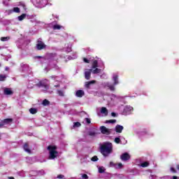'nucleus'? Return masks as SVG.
Wrapping results in <instances>:
<instances>
[{"label":"nucleus","instance_id":"c9c22d12","mask_svg":"<svg viewBox=\"0 0 179 179\" xmlns=\"http://www.w3.org/2000/svg\"><path fill=\"white\" fill-rule=\"evenodd\" d=\"M13 12H15V13H19V12H20V8H19L17 7H15L13 8Z\"/></svg>","mask_w":179,"mask_h":179},{"label":"nucleus","instance_id":"f257e3e1","mask_svg":"<svg viewBox=\"0 0 179 179\" xmlns=\"http://www.w3.org/2000/svg\"><path fill=\"white\" fill-rule=\"evenodd\" d=\"M100 152L104 157H108L113 153V143L105 142L100 145Z\"/></svg>","mask_w":179,"mask_h":179},{"label":"nucleus","instance_id":"2eb2a0df","mask_svg":"<svg viewBox=\"0 0 179 179\" xmlns=\"http://www.w3.org/2000/svg\"><path fill=\"white\" fill-rule=\"evenodd\" d=\"M124 129V127L120 124H117L115 127V131L117 132V134H121Z\"/></svg>","mask_w":179,"mask_h":179},{"label":"nucleus","instance_id":"ea45409f","mask_svg":"<svg viewBox=\"0 0 179 179\" xmlns=\"http://www.w3.org/2000/svg\"><path fill=\"white\" fill-rule=\"evenodd\" d=\"M57 178H59V179H64V178H65V176H64V175H58V176H57Z\"/></svg>","mask_w":179,"mask_h":179},{"label":"nucleus","instance_id":"dca6fc26","mask_svg":"<svg viewBox=\"0 0 179 179\" xmlns=\"http://www.w3.org/2000/svg\"><path fill=\"white\" fill-rule=\"evenodd\" d=\"M13 121V120H12V119H5V120H2L0 122V124H3V125L10 124V122H12Z\"/></svg>","mask_w":179,"mask_h":179},{"label":"nucleus","instance_id":"4c0bfd02","mask_svg":"<svg viewBox=\"0 0 179 179\" xmlns=\"http://www.w3.org/2000/svg\"><path fill=\"white\" fill-rule=\"evenodd\" d=\"M115 163H114L113 162H110L109 163V167H114L115 169Z\"/></svg>","mask_w":179,"mask_h":179},{"label":"nucleus","instance_id":"4be33fe9","mask_svg":"<svg viewBox=\"0 0 179 179\" xmlns=\"http://www.w3.org/2000/svg\"><path fill=\"white\" fill-rule=\"evenodd\" d=\"M94 83H96V81L92 80V81H90V82H87V83H85V87L89 89V87H90V85H93Z\"/></svg>","mask_w":179,"mask_h":179},{"label":"nucleus","instance_id":"473e14b6","mask_svg":"<svg viewBox=\"0 0 179 179\" xmlns=\"http://www.w3.org/2000/svg\"><path fill=\"white\" fill-rule=\"evenodd\" d=\"M92 162H97L99 160V157L97 156H94L93 157L90 158Z\"/></svg>","mask_w":179,"mask_h":179},{"label":"nucleus","instance_id":"c03bdc74","mask_svg":"<svg viewBox=\"0 0 179 179\" xmlns=\"http://www.w3.org/2000/svg\"><path fill=\"white\" fill-rule=\"evenodd\" d=\"M71 46L68 47L67 50H66V52H71Z\"/></svg>","mask_w":179,"mask_h":179},{"label":"nucleus","instance_id":"20e7f679","mask_svg":"<svg viewBox=\"0 0 179 179\" xmlns=\"http://www.w3.org/2000/svg\"><path fill=\"white\" fill-rule=\"evenodd\" d=\"M115 85L114 84H111V83H105L103 84L104 87H108V89H110L111 92H114L115 90Z\"/></svg>","mask_w":179,"mask_h":179},{"label":"nucleus","instance_id":"39448f33","mask_svg":"<svg viewBox=\"0 0 179 179\" xmlns=\"http://www.w3.org/2000/svg\"><path fill=\"white\" fill-rule=\"evenodd\" d=\"M36 47L38 50H43V48H45V44L43 43L42 38L38 39Z\"/></svg>","mask_w":179,"mask_h":179},{"label":"nucleus","instance_id":"cd10ccee","mask_svg":"<svg viewBox=\"0 0 179 179\" xmlns=\"http://www.w3.org/2000/svg\"><path fill=\"white\" fill-rule=\"evenodd\" d=\"M25 18H26V14H22L18 16V20H20V22H22V20H24Z\"/></svg>","mask_w":179,"mask_h":179},{"label":"nucleus","instance_id":"6e6d98bb","mask_svg":"<svg viewBox=\"0 0 179 179\" xmlns=\"http://www.w3.org/2000/svg\"><path fill=\"white\" fill-rule=\"evenodd\" d=\"M55 87H59V85H55Z\"/></svg>","mask_w":179,"mask_h":179},{"label":"nucleus","instance_id":"864d4df0","mask_svg":"<svg viewBox=\"0 0 179 179\" xmlns=\"http://www.w3.org/2000/svg\"><path fill=\"white\" fill-rule=\"evenodd\" d=\"M178 178L177 176H173V179H178Z\"/></svg>","mask_w":179,"mask_h":179},{"label":"nucleus","instance_id":"a18cd8bd","mask_svg":"<svg viewBox=\"0 0 179 179\" xmlns=\"http://www.w3.org/2000/svg\"><path fill=\"white\" fill-rule=\"evenodd\" d=\"M50 79H58V77H57L55 76H51Z\"/></svg>","mask_w":179,"mask_h":179},{"label":"nucleus","instance_id":"052dcab7","mask_svg":"<svg viewBox=\"0 0 179 179\" xmlns=\"http://www.w3.org/2000/svg\"><path fill=\"white\" fill-rule=\"evenodd\" d=\"M79 179H83V178H79Z\"/></svg>","mask_w":179,"mask_h":179},{"label":"nucleus","instance_id":"e433bc0d","mask_svg":"<svg viewBox=\"0 0 179 179\" xmlns=\"http://www.w3.org/2000/svg\"><path fill=\"white\" fill-rule=\"evenodd\" d=\"M115 143H121V138L116 137L115 138Z\"/></svg>","mask_w":179,"mask_h":179},{"label":"nucleus","instance_id":"603ef678","mask_svg":"<svg viewBox=\"0 0 179 179\" xmlns=\"http://www.w3.org/2000/svg\"><path fill=\"white\" fill-rule=\"evenodd\" d=\"M3 127V124L0 123V128H2Z\"/></svg>","mask_w":179,"mask_h":179},{"label":"nucleus","instance_id":"37998d69","mask_svg":"<svg viewBox=\"0 0 179 179\" xmlns=\"http://www.w3.org/2000/svg\"><path fill=\"white\" fill-rule=\"evenodd\" d=\"M171 171L172 173H177V171H176V169L174 168H173V167L171 168Z\"/></svg>","mask_w":179,"mask_h":179},{"label":"nucleus","instance_id":"bf43d9fd","mask_svg":"<svg viewBox=\"0 0 179 179\" xmlns=\"http://www.w3.org/2000/svg\"><path fill=\"white\" fill-rule=\"evenodd\" d=\"M29 88H31V87H30V86H29Z\"/></svg>","mask_w":179,"mask_h":179},{"label":"nucleus","instance_id":"a19ab883","mask_svg":"<svg viewBox=\"0 0 179 179\" xmlns=\"http://www.w3.org/2000/svg\"><path fill=\"white\" fill-rule=\"evenodd\" d=\"M82 178L83 179H87V178H89V176L87 174H83L82 175Z\"/></svg>","mask_w":179,"mask_h":179},{"label":"nucleus","instance_id":"de8ad7c7","mask_svg":"<svg viewBox=\"0 0 179 179\" xmlns=\"http://www.w3.org/2000/svg\"><path fill=\"white\" fill-rule=\"evenodd\" d=\"M3 5H5L6 6H8V2H6L5 0L3 1Z\"/></svg>","mask_w":179,"mask_h":179},{"label":"nucleus","instance_id":"c756f323","mask_svg":"<svg viewBox=\"0 0 179 179\" xmlns=\"http://www.w3.org/2000/svg\"><path fill=\"white\" fill-rule=\"evenodd\" d=\"M80 122H74V124H73V127L74 128H79V127H80Z\"/></svg>","mask_w":179,"mask_h":179},{"label":"nucleus","instance_id":"680f3d73","mask_svg":"<svg viewBox=\"0 0 179 179\" xmlns=\"http://www.w3.org/2000/svg\"><path fill=\"white\" fill-rule=\"evenodd\" d=\"M0 66H1V64H0Z\"/></svg>","mask_w":179,"mask_h":179},{"label":"nucleus","instance_id":"13d9d810","mask_svg":"<svg viewBox=\"0 0 179 179\" xmlns=\"http://www.w3.org/2000/svg\"><path fill=\"white\" fill-rule=\"evenodd\" d=\"M36 58H41V57H40V56H38V57H36Z\"/></svg>","mask_w":179,"mask_h":179},{"label":"nucleus","instance_id":"f03ea898","mask_svg":"<svg viewBox=\"0 0 179 179\" xmlns=\"http://www.w3.org/2000/svg\"><path fill=\"white\" fill-rule=\"evenodd\" d=\"M36 86L41 87L43 93H50V94L52 93V90L50 88V85H48V80H47L40 81Z\"/></svg>","mask_w":179,"mask_h":179},{"label":"nucleus","instance_id":"9d476101","mask_svg":"<svg viewBox=\"0 0 179 179\" xmlns=\"http://www.w3.org/2000/svg\"><path fill=\"white\" fill-rule=\"evenodd\" d=\"M21 68L24 72H28V71H30V66L27 64H22Z\"/></svg>","mask_w":179,"mask_h":179},{"label":"nucleus","instance_id":"7ed1b4c3","mask_svg":"<svg viewBox=\"0 0 179 179\" xmlns=\"http://www.w3.org/2000/svg\"><path fill=\"white\" fill-rule=\"evenodd\" d=\"M57 146L49 145L48 146V150H49V159L50 160H54L58 157V151H57Z\"/></svg>","mask_w":179,"mask_h":179},{"label":"nucleus","instance_id":"aec40b11","mask_svg":"<svg viewBox=\"0 0 179 179\" xmlns=\"http://www.w3.org/2000/svg\"><path fill=\"white\" fill-rule=\"evenodd\" d=\"M64 27L59 25V24H55L52 27L53 30H61Z\"/></svg>","mask_w":179,"mask_h":179},{"label":"nucleus","instance_id":"4d7b16f0","mask_svg":"<svg viewBox=\"0 0 179 179\" xmlns=\"http://www.w3.org/2000/svg\"><path fill=\"white\" fill-rule=\"evenodd\" d=\"M76 55L75 57H73V59H75V58H76Z\"/></svg>","mask_w":179,"mask_h":179},{"label":"nucleus","instance_id":"5701e85b","mask_svg":"<svg viewBox=\"0 0 179 179\" xmlns=\"http://www.w3.org/2000/svg\"><path fill=\"white\" fill-rule=\"evenodd\" d=\"M98 171H99V173L102 174V173H104V171H106V168H104V166H99Z\"/></svg>","mask_w":179,"mask_h":179},{"label":"nucleus","instance_id":"0eeeda50","mask_svg":"<svg viewBox=\"0 0 179 179\" xmlns=\"http://www.w3.org/2000/svg\"><path fill=\"white\" fill-rule=\"evenodd\" d=\"M100 130L101 134H103V135H110V134H111V131H110V129H107L104 126H101L100 127Z\"/></svg>","mask_w":179,"mask_h":179},{"label":"nucleus","instance_id":"72a5a7b5","mask_svg":"<svg viewBox=\"0 0 179 179\" xmlns=\"http://www.w3.org/2000/svg\"><path fill=\"white\" fill-rule=\"evenodd\" d=\"M148 166H149V162H143V163H142V164H141V167H148Z\"/></svg>","mask_w":179,"mask_h":179},{"label":"nucleus","instance_id":"c85d7f7f","mask_svg":"<svg viewBox=\"0 0 179 179\" xmlns=\"http://www.w3.org/2000/svg\"><path fill=\"white\" fill-rule=\"evenodd\" d=\"M115 122H117L116 120H110L106 121V124H115Z\"/></svg>","mask_w":179,"mask_h":179},{"label":"nucleus","instance_id":"b1692460","mask_svg":"<svg viewBox=\"0 0 179 179\" xmlns=\"http://www.w3.org/2000/svg\"><path fill=\"white\" fill-rule=\"evenodd\" d=\"M24 150H25V152H27V153H30V149H29V144L25 143L24 145Z\"/></svg>","mask_w":179,"mask_h":179},{"label":"nucleus","instance_id":"5fc2aeb1","mask_svg":"<svg viewBox=\"0 0 179 179\" xmlns=\"http://www.w3.org/2000/svg\"><path fill=\"white\" fill-rule=\"evenodd\" d=\"M8 179H15L13 177H8Z\"/></svg>","mask_w":179,"mask_h":179},{"label":"nucleus","instance_id":"412c9836","mask_svg":"<svg viewBox=\"0 0 179 179\" xmlns=\"http://www.w3.org/2000/svg\"><path fill=\"white\" fill-rule=\"evenodd\" d=\"M8 76L6 74H0V82H3L6 80Z\"/></svg>","mask_w":179,"mask_h":179},{"label":"nucleus","instance_id":"bb28decb","mask_svg":"<svg viewBox=\"0 0 179 179\" xmlns=\"http://www.w3.org/2000/svg\"><path fill=\"white\" fill-rule=\"evenodd\" d=\"M29 113L31 114H36L37 109L36 108H31L29 109Z\"/></svg>","mask_w":179,"mask_h":179},{"label":"nucleus","instance_id":"4468645a","mask_svg":"<svg viewBox=\"0 0 179 179\" xmlns=\"http://www.w3.org/2000/svg\"><path fill=\"white\" fill-rule=\"evenodd\" d=\"M101 113L104 117H107V115H108V110H107V108L106 107H102L101 108Z\"/></svg>","mask_w":179,"mask_h":179},{"label":"nucleus","instance_id":"3c124183","mask_svg":"<svg viewBox=\"0 0 179 179\" xmlns=\"http://www.w3.org/2000/svg\"><path fill=\"white\" fill-rule=\"evenodd\" d=\"M5 71H9V67L6 66V67L5 68Z\"/></svg>","mask_w":179,"mask_h":179},{"label":"nucleus","instance_id":"f8f14e48","mask_svg":"<svg viewBox=\"0 0 179 179\" xmlns=\"http://www.w3.org/2000/svg\"><path fill=\"white\" fill-rule=\"evenodd\" d=\"M92 69H89L87 71L85 72V78L87 79V80H89L90 79V76L92 75Z\"/></svg>","mask_w":179,"mask_h":179},{"label":"nucleus","instance_id":"8fccbe9b","mask_svg":"<svg viewBox=\"0 0 179 179\" xmlns=\"http://www.w3.org/2000/svg\"><path fill=\"white\" fill-rule=\"evenodd\" d=\"M41 176H44V174H45V172H44V171H42V173H40Z\"/></svg>","mask_w":179,"mask_h":179},{"label":"nucleus","instance_id":"6e6552de","mask_svg":"<svg viewBox=\"0 0 179 179\" xmlns=\"http://www.w3.org/2000/svg\"><path fill=\"white\" fill-rule=\"evenodd\" d=\"M3 94L6 96H12L13 94V91H12V88L4 87L3 88Z\"/></svg>","mask_w":179,"mask_h":179},{"label":"nucleus","instance_id":"7c9ffc66","mask_svg":"<svg viewBox=\"0 0 179 179\" xmlns=\"http://www.w3.org/2000/svg\"><path fill=\"white\" fill-rule=\"evenodd\" d=\"M115 169H122V163L116 164Z\"/></svg>","mask_w":179,"mask_h":179},{"label":"nucleus","instance_id":"393cba45","mask_svg":"<svg viewBox=\"0 0 179 179\" xmlns=\"http://www.w3.org/2000/svg\"><path fill=\"white\" fill-rule=\"evenodd\" d=\"M0 40L1 41H9V40H10V37L9 36L1 37Z\"/></svg>","mask_w":179,"mask_h":179},{"label":"nucleus","instance_id":"6ab92c4d","mask_svg":"<svg viewBox=\"0 0 179 179\" xmlns=\"http://www.w3.org/2000/svg\"><path fill=\"white\" fill-rule=\"evenodd\" d=\"M92 69V72L94 74H96V73H100L101 72V69L96 67L95 69Z\"/></svg>","mask_w":179,"mask_h":179},{"label":"nucleus","instance_id":"09e8293b","mask_svg":"<svg viewBox=\"0 0 179 179\" xmlns=\"http://www.w3.org/2000/svg\"><path fill=\"white\" fill-rule=\"evenodd\" d=\"M111 115H112V117H116L117 115L115 114V113H112Z\"/></svg>","mask_w":179,"mask_h":179},{"label":"nucleus","instance_id":"9b49d317","mask_svg":"<svg viewBox=\"0 0 179 179\" xmlns=\"http://www.w3.org/2000/svg\"><path fill=\"white\" fill-rule=\"evenodd\" d=\"M133 110L134 108H132L131 106H126L124 108V112L126 113V114H129Z\"/></svg>","mask_w":179,"mask_h":179},{"label":"nucleus","instance_id":"2f4dec72","mask_svg":"<svg viewBox=\"0 0 179 179\" xmlns=\"http://www.w3.org/2000/svg\"><path fill=\"white\" fill-rule=\"evenodd\" d=\"M88 135H90V136H96V133L94 132V131H90L88 132Z\"/></svg>","mask_w":179,"mask_h":179},{"label":"nucleus","instance_id":"ddd939ff","mask_svg":"<svg viewBox=\"0 0 179 179\" xmlns=\"http://www.w3.org/2000/svg\"><path fill=\"white\" fill-rule=\"evenodd\" d=\"M76 96L77 97H83V96H85V91L82 90H77L76 92Z\"/></svg>","mask_w":179,"mask_h":179},{"label":"nucleus","instance_id":"1a4fd4ad","mask_svg":"<svg viewBox=\"0 0 179 179\" xmlns=\"http://www.w3.org/2000/svg\"><path fill=\"white\" fill-rule=\"evenodd\" d=\"M81 163H89L90 162V157L89 155H84L81 159H80Z\"/></svg>","mask_w":179,"mask_h":179},{"label":"nucleus","instance_id":"f3484780","mask_svg":"<svg viewBox=\"0 0 179 179\" xmlns=\"http://www.w3.org/2000/svg\"><path fill=\"white\" fill-rule=\"evenodd\" d=\"M113 80L114 82V85H118V83H120L118 81V74H113Z\"/></svg>","mask_w":179,"mask_h":179},{"label":"nucleus","instance_id":"58836bf2","mask_svg":"<svg viewBox=\"0 0 179 179\" xmlns=\"http://www.w3.org/2000/svg\"><path fill=\"white\" fill-rule=\"evenodd\" d=\"M85 121L87 122V124H90L92 122L90 118H87V117L85 119Z\"/></svg>","mask_w":179,"mask_h":179},{"label":"nucleus","instance_id":"f704fd0d","mask_svg":"<svg viewBox=\"0 0 179 179\" xmlns=\"http://www.w3.org/2000/svg\"><path fill=\"white\" fill-rule=\"evenodd\" d=\"M43 106H48V104H50V101L45 99L43 101Z\"/></svg>","mask_w":179,"mask_h":179},{"label":"nucleus","instance_id":"a878e982","mask_svg":"<svg viewBox=\"0 0 179 179\" xmlns=\"http://www.w3.org/2000/svg\"><path fill=\"white\" fill-rule=\"evenodd\" d=\"M57 94H59V96L61 97H64V96H65V92L62 90H57Z\"/></svg>","mask_w":179,"mask_h":179},{"label":"nucleus","instance_id":"49530a36","mask_svg":"<svg viewBox=\"0 0 179 179\" xmlns=\"http://www.w3.org/2000/svg\"><path fill=\"white\" fill-rule=\"evenodd\" d=\"M52 68H55V69H59V68L58 67V66L54 64L53 66H52Z\"/></svg>","mask_w":179,"mask_h":179},{"label":"nucleus","instance_id":"79ce46f5","mask_svg":"<svg viewBox=\"0 0 179 179\" xmlns=\"http://www.w3.org/2000/svg\"><path fill=\"white\" fill-rule=\"evenodd\" d=\"M84 62H85L86 64H89V62H90V61H89V59H87V58H84L83 59Z\"/></svg>","mask_w":179,"mask_h":179},{"label":"nucleus","instance_id":"423d86ee","mask_svg":"<svg viewBox=\"0 0 179 179\" xmlns=\"http://www.w3.org/2000/svg\"><path fill=\"white\" fill-rule=\"evenodd\" d=\"M120 159L122 162H127L129 160V159H131V156L129 155V154H128V152H124L121 155Z\"/></svg>","mask_w":179,"mask_h":179},{"label":"nucleus","instance_id":"a211bd4d","mask_svg":"<svg viewBox=\"0 0 179 179\" xmlns=\"http://www.w3.org/2000/svg\"><path fill=\"white\" fill-rule=\"evenodd\" d=\"M99 67V62L97 60H94L92 64V69H94Z\"/></svg>","mask_w":179,"mask_h":179}]
</instances>
